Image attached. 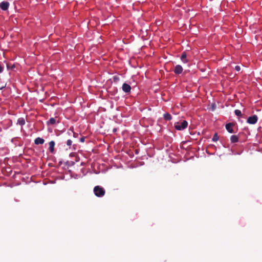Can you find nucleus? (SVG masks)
<instances>
[{
    "label": "nucleus",
    "mask_w": 262,
    "mask_h": 262,
    "mask_svg": "<svg viewBox=\"0 0 262 262\" xmlns=\"http://www.w3.org/2000/svg\"><path fill=\"white\" fill-rule=\"evenodd\" d=\"M94 192L97 196L102 197L105 194V191L103 188L96 186L94 188Z\"/></svg>",
    "instance_id": "nucleus-1"
},
{
    "label": "nucleus",
    "mask_w": 262,
    "mask_h": 262,
    "mask_svg": "<svg viewBox=\"0 0 262 262\" xmlns=\"http://www.w3.org/2000/svg\"><path fill=\"white\" fill-rule=\"evenodd\" d=\"M188 122L185 120H183L182 122H177L175 123L174 127L176 129L181 130L186 128Z\"/></svg>",
    "instance_id": "nucleus-2"
},
{
    "label": "nucleus",
    "mask_w": 262,
    "mask_h": 262,
    "mask_svg": "<svg viewBox=\"0 0 262 262\" xmlns=\"http://www.w3.org/2000/svg\"><path fill=\"white\" fill-rule=\"evenodd\" d=\"M235 70L237 71V72H239L241 70V68L239 66H236L235 67Z\"/></svg>",
    "instance_id": "nucleus-19"
},
{
    "label": "nucleus",
    "mask_w": 262,
    "mask_h": 262,
    "mask_svg": "<svg viewBox=\"0 0 262 262\" xmlns=\"http://www.w3.org/2000/svg\"><path fill=\"white\" fill-rule=\"evenodd\" d=\"M258 120V117L256 115L249 117L247 119V123L250 124H255Z\"/></svg>",
    "instance_id": "nucleus-3"
},
{
    "label": "nucleus",
    "mask_w": 262,
    "mask_h": 262,
    "mask_svg": "<svg viewBox=\"0 0 262 262\" xmlns=\"http://www.w3.org/2000/svg\"><path fill=\"white\" fill-rule=\"evenodd\" d=\"M187 55L186 52H183L181 55V59L183 62L186 63L187 62L188 60L186 59Z\"/></svg>",
    "instance_id": "nucleus-12"
},
{
    "label": "nucleus",
    "mask_w": 262,
    "mask_h": 262,
    "mask_svg": "<svg viewBox=\"0 0 262 262\" xmlns=\"http://www.w3.org/2000/svg\"><path fill=\"white\" fill-rule=\"evenodd\" d=\"M7 67L8 69H9V66L8 64H7Z\"/></svg>",
    "instance_id": "nucleus-23"
},
{
    "label": "nucleus",
    "mask_w": 262,
    "mask_h": 262,
    "mask_svg": "<svg viewBox=\"0 0 262 262\" xmlns=\"http://www.w3.org/2000/svg\"><path fill=\"white\" fill-rule=\"evenodd\" d=\"M45 142V140L40 137L36 138L34 140V143L36 145L42 144Z\"/></svg>",
    "instance_id": "nucleus-9"
},
{
    "label": "nucleus",
    "mask_w": 262,
    "mask_h": 262,
    "mask_svg": "<svg viewBox=\"0 0 262 262\" xmlns=\"http://www.w3.org/2000/svg\"><path fill=\"white\" fill-rule=\"evenodd\" d=\"M120 78L118 76H114L113 77V80L115 82H117L119 81Z\"/></svg>",
    "instance_id": "nucleus-17"
},
{
    "label": "nucleus",
    "mask_w": 262,
    "mask_h": 262,
    "mask_svg": "<svg viewBox=\"0 0 262 262\" xmlns=\"http://www.w3.org/2000/svg\"><path fill=\"white\" fill-rule=\"evenodd\" d=\"M230 141L232 143H236L238 141V137L236 135H232L230 138Z\"/></svg>",
    "instance_id": "nucleus-11"
},
{
    "label": "nucleus",
    "mask_w": 262,
    "mask_h": 262,
    "mask_svg": "<svg viewBox=\"0 0 262 262\" xmlns=\"http://www.w3.org/2000/svg\"><path fill=\"white\" fill-rule=\"evenodd\" d=\"M9 6V4L8 2H3L1 4V8L3 10H5H5H7L8 9Z\"/></svg>",
    "instance_id": "nucleus-7"
},
{
    "label": "nucleus",
    "mask_w": 262,
    "mask_h": 262,
    "mask_svg": "<svg viewBox=\"0 0 262 262\" xmlns=\"http://www.w3.org/2000/svg\"><path fill=\"white\" fill-rule=\"evenodd\" d=\"M56 122H59L58 121H57L56 119L55 118H51L47 122V124L48 125H54Z\"/></svg>",
    "instance_id": "nucleus-8"
},
{
    "label": "nucleus",
    "mask_w": 262,
    "mask_h": 262,
    "mask_svg": "<svg viewBox=\"0 0 262 262\" xmlns=\"http://www.w3.org/2000/svg\"><path fill=\"white\" fill-rule=\"evenodd\" d=\"M84 140H85V138L84 137H81L80 139V141L81 142H84Z\"/></svg>",
    "instance_id": "nucleus-21"
},
{
    "label": "nucleus",
    "mask_w": 262,
    "mask_h": 262,
    "mask_svg": "<svg viewBox=\"0 0 262 262\" xmlns=\"http://www.w3.org/2000/svg\"><path fill=\"white\" fill-rule=\"evenodd\" d=\"M122 89L124 92L129 93L131 91V86L128 84L124 83L122 85Z\"/></svg>",
    "instance_id": "nucleus-4"
},
{
    "label": "nucleus",
    "mask_w": 262,
    "mask_h": 262,
    "mask_svg": "<svg viewBox=\"0 0 262 262\" xmlns=\"http://www.w3.org/2000/svg\"><path fill=\"white\" fill-rule=\"evenodd\" d=\"M5 85H6V84L4 83H2V84H0V90L4 88L5 86Z\"/></svg>",
    "instance_id": "nucleus-20"
},
{
    "label": "nucleus",
    "mask_w": 262,
    "mask_h": 262,
    "mask_svg": "<svg viewBox=\"0 0 262 262\" xmlns=\"http://www.w3.org/2000/svg\"><path fill=\"white\" fill-rule=\"evenodd\" d=\"M234 113L238 117H241L242 115L241 111L239 110H235Z\"/></svg>",
    "instance_id": "nucleus-16"
},
{
    "label": "nucleus",
    "mask_w": 262,
    "mask_h": 262,
    "mask_svg": "<svg viewBox=\"0 0 262 262\" xmlns=\"http://www.w3.org/2000/svg\"><path fill=\"white\" fill-rule=\"evenodd\" d=\"M174 72L176 74H180L183 71V68L180 65H177L174 69Z\"/></svg>",
    "instance_id": "nucleus-6"
},
{
    "label": "nucleus",
    "mask_w": 262,
    "mask_h": 262,
    "mask_svg": "<svg viewBox=\"0 0 262 262\" xmlns=\"http://www.w3.org/2000/svg\"><path fill=\"white\" fill-rule=\"evenodd\" d=\"M15 68L14 65L12 66V67H11V69H13V68Z\"/></svg>",
    "instance_id": "nucleus-22"
},
{
    "label": "nucleus",
    "mask_w": 262,
    "mask_h": 262,
    "mask_svg": "<svg viewBox=\"0 0 262 262\" xmlns=\"http://www.w3.org/2000/svg\"><path fill=\"white\" fill-rule=\"evenodd\" d=\"M212 141L213 142H216L219 140V136H218V135L216 133H215L213 136V138L212 139Z\"/></svg>",
    "instance_id": "nucleus-15"
},
{
    "label": "nucleus",
    "mask_w": 262,
    "mask_h": 262,
    "mask_svg": "<svg viewBox=\"0 0 262 262\" xmlns=\"http://www.w3.org/2000/svg\"><path fill=\"white\" fill-rule=\"evenodd\" d=\"M17 124L20 125H24L25 124V120L23 118H20L17 120Z\"/></svg>",
    "instance_id": "nucleus-14"
},
{
    "label": "nucleus",
    "mask_w": 262,
    "mask_h": 262,
    "mask_svg": "<svg viewBox=\"0 0 262 262\" xmlns=\"http://www.w3.org/2000/svg\"><path fill=\"white\" fill-rule=\"evenodd\" d=\"M55 144V143L54 141H51L49 143V150L51 153H54V152Z\"/></svg>",
    "instance_id": "nucleus-10"
},
{
    "label": "nucleus",
    "mask_w": 262,
    "mask_h": 262,
    "mask_svg": "<svg viewBox=\"0 0 262 262\" xmlns=\"http://www.w3.org/2000/svg\"><path fill=\"white\" fill-rule=\"evenodd\" d=\"M234 125V124L233 123H229L226 125V128L227 131L230 133H233L234 131L232 129V127Z\"/></svg>",
    "instance_id": "nucleus-5"
},
{
    "label": "nucleus",
    "mask_w": 262,
    "mask_h": 262,
    "mask_svg": "<svg viewBox=\"0 0 262 262\" xmlns=\"http://www.w3.org/2000/svg\"><path fill=\"white\" fill-rule=\"evenodd\" d=\"M164 118L166 120H170L172 119V117L170 114L165 113L164 114Z\"/></svg>",
    "instance_id": "nucleus-13"
},
{
    "label": "nucleus",
    "mask_w": 262,
    "mask_h": 262,
    "mask_svg": "<svg viewBox=\"0 0 262 262\" xmlns=\"http://www.w3.org/2000/svg\"><path fill=\"white\" fill-rule=\"evenodd\" d=\"M72 144V141L70 139H69L67 140V145L69 147H70V146H71Z\"/></svg>",
    "instance_id": "nucleus-18"
}]
</instances>
